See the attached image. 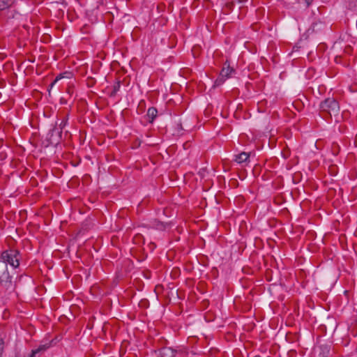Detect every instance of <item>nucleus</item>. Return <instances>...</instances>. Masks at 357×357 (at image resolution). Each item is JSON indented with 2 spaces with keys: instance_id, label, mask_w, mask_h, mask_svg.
<instances>
[{
  "instance_id": "obj_1",
  "label": "nucleus",
  "mask_w": 357,
  "mask_h": 357,
  "mask_svg": "<svg viewBox=\"0 0 357 357\" xmlns=\"http://www.w3.org/2000/svg\"><path fill=\"white\" fill-rule=\"evenodd\" d=\"M22 258L21 253L17 250H8L2 252L0 259L4 261L6 264H9L11 268L15 269L20 266V261Z\"/></svg>"
},
{
  "instance_id": "obj_2",
  "label": "nucleus",
  "mask_w": 357,
  "mask_h": 357,
  "mask_svg": "<svg viewBox=\"0 0 357 357\" xmlns=\"http://www.w3.org/2000/svg\"><path fill=\"white\" fill-rule=\"evenodd\" d=\"M62 135L61 130L57 127V121L55 125L52 126V128L49 130L47 134L45 141L47 142L46 146H57L61 141Z\"/></svg>"
},
{
  "instance_id": "obj_3",
  "label": "nucleus",
  "mask_w": 357,
  "mask_h": 357,
  "mask_svg": "<svg viewBox=\"0 0 357 357\" xmlns=\"http://www.w3.org/2000/svg\"><path fill=\"white\" fill-rule=\"evenodd\" d=\"M320 108L322 111L326 112L328 114H336L340 109L339 103L334 98H326L320 104Z\"/></svg>"
},
{
  "instance_id": "obj_4",
  "label": "nucleus",
  "mask_w": 357,
  "mask_h": 357,
  "mask_svg": "<svg viewBox=\"0 0 357 357\" xmlns=\"http://www.w3.org/2000/svg\"><path fill=\"white\" fill-rule=\"evenodd\" d=\"M10 282L11 276L8 270V266L4 261L0 259V283L4 284L6 286Z\"/></svg>"
},
{
  "instance_id": "obj_5",
  "label": "nucleus",
  "mask_w": 357,
  "mask_h": 357,
  "mask_svg": "<svg viewBox=\"0 0 357 357\" xmlns=\"http://www.w3.org/2000/svg\"><path fill=\"white\" fill-rule=\"evenodd\" d=\"M233 72H234V70L230 66L223 67L215 82V86H218L222 84L227 78L231 77Z\"/></svg>"
},
{
  "instance_id": "obj_6",
  "label": "nucleus",
  "mask_w": 357,
  "mask_h": 357,
  "mask_svg": "<svg viewBox=\"0 0 357 357\" xmlns=\"http://www.w3.org/2000/svg\"><path fill=\"white\" fill-rule=\"evenodd\" d=\"M250 155L246 152H242L235 156V161L239 164L246 163L249 160Z\"/></svg>"
},
{
  "instance_id": "obj_7",
  "label": "nucleus",
  "mask_w": 357,
  "mask_h": 357,
  "mask_svg": "<svg viewBox=\"0 0 357 357\" xmlns=\"http://www.w3.org/2000/svg\"><path fill=\"white\" fill-rule=\"evenodd\" d=\"M160 352L162 357H174L176 354V351L171 347L162 348Z\"/></svg>"
},
{
  "instance_id": "obj_8",
  "label": "nucleus",
  "mask_w": 357,
  "mask_h": 357,
  "mask_svg": "<svg viewBox=\"0 0 357 357\" xmlns=\"http://www.w3.org/2000/svg\"><path fill=\"white\" fill-rule=\"evenodd\" d=\"M16 0H0V10H5L15 3Z\"/></svg>"
},
{
  "instance_id": "obj_9",
  "label": "nucleus",
  "mask_w": 357,
  "mask_h": 357,
  "mask_svg": "<svg viewBox=\"0 0 357 357\" xmlns=\"http://www.w3.org/2000/svg\"><path fill=\"white\" fill-rule=\"evenodd\" d=\"M48 347L49 346L46 344L39 346L37 349L32 351L30 357H35L37 354L45 351Z\"/></svg>"
},
{
  "instance_id": "obj_10",
  "label": "nucleus",
  "mask_w": 357,
  "mask_h": 357,
  "mask_svg": "<svg viewBox=\"0 0 357 357\" xmlns=\"http://www.w3.org/2000/svg\"><path fill=\"white\" fill-rule=\"evenodd\" d=\"M158 111L154 107H150L148 109L147 115L151 119V121L155 118L157 116Z\"/></svg>"
},
{
  "instance_id": "obj_11",
  "label": "nucleus",
  "mask_w": 357,
  "mask_h": 357,
  "mask_svg": "<svg viewBox=\"0 0 357 357\" xmlns=\"http://www.w3.org/2000/svg\"><path fill=\"white\" fill-rule=\"evenodd\" d=\"M68 116H66V117H64L62 119V121L59 123H57V126H59L58 128L59 129V130L62 131L65 128V127L68 124Z\"/></svg>"
},
{
  "instance_id": "obj_12",
  "label": "nucleus",
  "mask_w": 357,
  "mask_h": 357,
  "mask_svg": "<svg viewBox=\"0 0 357 357\" xmlns=\"http://www.w3.org/2000/svg\"><path fill=\"white\" fill-rule=\"evenodd\" d=\"M172 293V296H174V298H181V296L178 294L179 291H171Z\"/></svg>"
},
{
  "instance_id": "obj_13",
  "label": "nucleus",
  "mask_w": 357,
  "mask_h": 357,
  "mask_svg": "<svg viewBox=\"0 0 357 357\" xmlns=\"http://www.w3.org/2000/svg\"><path fill=\"white\" fill-rule=\"evenodd\" d=\"M3 342L1 339H0V357H1V353H2L3 349Z\"/></svg>"
},
{
  "instance_id": "obj_14",
  "label": "nucleus",
  "mask_w": 357,
  "mask_h": 357,
  "mask_svg": "<svg viewBox=\"0 0 357 357\" xmlns=\"http://www.w3.org/2000/svg\"><path fill=\"white\" fill-rule=\"evenodd\" d=\"M312 1L313 0H305L307 6H309L312 3Z\"/></svg>"
},
{
  "instance_id": "obj_15",
  "label": "nucleus",
  "mask_w": 357,
  "mask_h": 357,
  "mask_svg": "<svg viewBox=\"0 0 357 357\" xmlns=\"http://www.w3.org/2000/svg\"><path fill=\"white\" fill-rule=\"evenodd\" d=\"M318 25L321 26V22H319V24H318V23L314 24V25H313V31H314V29H315V26H318Z\"/></svg>"
},
{
  "instance_id": "obj_16",
  "label": "nucleus",
  "mask_w": 357,
  "mask_h": 357,
  "mask_svg": "<svg viewBox=\"0 0 357 357\" xmlns=\"http://www.w3.org/2000/svg\"><path fill=\"white\" fill-rule=\"evenodd\" d=\"M119 87H120V84H119V83H118L117 86H114V91H117V90L119 89Z\"/></svg>"
},
{
  "instance_id": "obj_17",
  "label": "nucleus",
  "mask_w": 357,
  "mask_h": 357,
  "mask_svg": "<svg viewBox=\"0 0 357 357\" xmlns=\"http://www.w3.org/2000/svg\"><path fill=\"white\" fill-rule=\"evenodd\" d=\"M57 80H58V79H56L54 81V82H52V84H51V87H52V86L54 85V84L57 82Z\"/></svg>"
},
{
  "instance_id": "obj_18",
  "label": "nucleus",
  "mask_w": 357,
  "mask_h": 357,
  "mask_svg": "<svg viewBox=\"0 0 357 357\" xmlns=\"http://www.w3.org/2000/svg\"><path fill=\"white\" fill-rule=\"evenodd\" d=\"M324 349L326 350V351L327 353L328 352V348H327L326 347H324Z\"/></svg>"
},
{
  "instance_id": "obj_19",
  "label": "nucleus",
  "mask_w": 357,
  "mask_h": 357,
  "mask_svg": "<svg viewBox=\"0 0 357 357\" xmlns=\"http://www.w3.org/2000/svg\"><path fill=\"white\" fill-rule=\"evenodd\" d=\"M155 293L156 297L158 298V294H157V291H154Z\"/></svg>"
},
{
  "instance_id": "obj_20",
  "label": "nucleus",
  "mask_w": 357,
  "mask_h": 357,
  "mask_svg": "<svg viewBox=\"0 0 357 357\" xmlns=\"http://www.w3.org/2000/svg\"><path fill=\"white\" fill-rule=\"evenodd\" d=\"M348 292H349V291H344V294L347 296V293H348Z\"/></svg>"
}]
</instances>
